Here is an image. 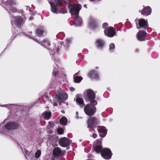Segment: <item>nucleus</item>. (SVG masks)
I'll return each instance as SVG.
<instances>
[{"instance_id": "obj_1", "label": "nucleus", "mask_w": 160, "mask_h": 160, "mask_svg": "<svg viewBox=\"0 0 160 160\" xmlns=\"http://www.w3.org/2000/svg\"><path fill=\"white\" fill-rule=\"evenodd\" d=\"M16 4L15 0H8L3 3V6H4L5 9L9 13H14V14L12 15L10 14L12 16L11 22L12 24H14L17 26H18L23 23L24 19L20 16H14L17 11L15 7Z\"/></svg>"}, {"instance_id": "obj_2", "label": "nucleus", "mask_w": 160, "mask_h": 160, "mask_svg": "<svg viewBox=\"0 0 160 160\" xmlns=\"http://www.w3.org/2000/svg\"><path fill=\"white\" fill-rule=\"evenodd\" d=\"M102 139L100 140H97L94 142L93 149L97 153L101 152L102 157L106 159H109L112 156L111 152L109 149L108 148H104L101 151Z\"/></svg>"}, {"instance_id": "obj_3", "label": "nucleus", "mask_w": 160, "mask_h": 160, "mask_svg": "<svg viewBox=\"0 0 160 160\" xmlns=\"http://www.w3.org/2000/svg\"><path fill=\"white\" fill-rule=\"evenodd\" d=\"M58 94L53 98V104L55 106L58 105V103H61L65 101L68 98L67 94L65 91L59 88L58 91Z\"/></svg>"}, {"instance_id": "obj_4", "label": "nucleus", "mask_w": 160, "mask_h": 160, "mask_svg": "<svg viewBox=\"0 0 160 160\" xmlns=\"http://www.w3.org/2000/svg\"><path fill=\"white\" fill-rule=\"evenodd\" d=\"M83 95L87 101L90 102L91 103L94 105H96L97 104V101L94 100L95 97V94L92 90L88 89L86 90L84 92Z\"/></svg>"}, {"instance_id": "obj_5", "label": "nucleus", "mask_w": 160, "mask_h": 160, "mask_svg": "<svg viewBox=\"0 0 160 160\" xmlns=\"http://www.w3.org/2000/svg\"><path fill=\"white\" fill-rule=\"evenodd\" d=\"M68 7L72 16L73 17L78 15L79 11L81 7L80 5H75L69 4L68 5Z\"/></svg>"}, {"instance_id": "obj_6", "label": "nucleus", "mask_w": 160, "mask_h": 160, "mask_svg": "<svg viewBox=\"0 0 160 160\" xmlns=\"http://www.w3.org/2000/svg\"><path fill=\"white\" fill-rule=\"evenodd\" d=\"M88 104L84 108L85 113L88 116H92L94 114L96 111L95 105Z\"/></svg>"}, {"instance_id": "obj_7", "label": "nucleus", "mask_w": 160, "mask_h": 160, "mask_svg": "<svg viewBox=\"0 0 160 160\" xmlns=\"http://www.w3.org/2000/svg\"><path fill=\"white\" fill-rule=\"evenodd\" d=\"M135 21L136 22L137 28L138 29H140L142 27L143 28L146 29L148 26V22L144 19H136Z\"/></svg>"}, {"instance_id": "obj_8", "label": "nucleus", "mask_w": 160, "mask_h": 160, "mask_svg": "<svg viewBox=\"0 0 160 160\" xmlns=\"http://www.w3.org/2000/svg\"><path fill=\"white\" fill-rule=\"evenodd\" d=\"M18 124L17 123L13 122L8 123L5 126V130L2 131V133L6 134L7 130H12L16 129L18 128Z\"/></svg>"}, {"instance_id": "obj_9", "label": "nucleus", "mask_w": 160, "mask_h": 160, "mask_svg": "<svg viewBox=\"0 0 160 160\" xmlns=\"http://www.w3.org/2000/svg\"><path fill=\"white\" fill-rule=\"evenodd\" d=\"M105 34L109 37H112L115 35L116 32L114 28L112 27H109L104 30Z\"/></svg>"}, {"instance_id": "obj_10", "label": "nucleus", "mask_w": 160, "mask_h": 160, "mask_svg": "<svg viewBox=\"0 0 160 160\" xmlns=\"http://www.w3.org/2000/svg\"><path fill=\"white\" fill-rule=\"evenodd\" d=\"M50 4L51 7V10L53 12L56 13H62L63 14L67 13V11L65 8L63 9H57L55 5L53 4L51 2Z\"/></svg>"}, {"instance_id": "obj_11", "label": "nucleus", "mask_w": 160, "mask_h": 160, "mask_svg": "<svg viewBox=\"0 0 160 160\" xmlns=\"http://www.w3.org/2000/svg\"><path fill=\"white\" fill-rule=\"evenodd\" d=\"M71 141L66 138H62L59 141V145L63 147H66L69 145Z\"/></svg>"}, {"instance_id": "obj_12", "label": "nucleus", "mask_w": 160, "mask_h": 160, "mask_svg": "<svg viewBox=\"0 0 160 160\" xmlns=\"http://www.w3.org/2000/svg\"><path fill=\"white\" fill-rule=\"evenodd\" d=\"M98 120L97 118L95 117H90L88 120L87 126L88 128L93 127L95 125L98 123Z\"/></svg>"}, {"instance_id": "obj_13", "label": "nucleus", "mask_w": 160, "mask_h": 160, "mask_svg": "<svg viewBox=\"0 0 160 160\" xmlns=\"http://www.w3.org/2000/svg\"><path fill=\"white\" fill-rule=\"evenodd\" d=\"M53 153L55 157H61L63 155V152L58 147L55 148L54 149Z\"/></svg>"}, {"instance_id": "obj_14", "label": "nucleus", "mask_w": 160, "mask_h": 160, "mask_svg": "<svg viewBox=\"0 0 160 160\" xmlns=\"http://www.w3.org/2000/svg\"><path fill=\"white\" fill-rule=\"evenodd\" d=\"M32 39L34 40L39 43H40L42 46L47 48V46H50L51 45L50 42L48 40L46 39L43 41H39L34 38H33Z\"/></svg>"}, {"instance_id": "obj_15", "label": "nucleus", "mask_w": 160, "mask_h": 160, "mask_svg": "<svg viewBox=\"0 0 160 160\" xmlns=\"http://www.w3.org/2000/svg\"><path fill=\"white\" fill-rule=\"evenodd\" d=\"M147 34V33L146 32L143 31H139L137 34L138 39L141 41L144 40Z\"/></svg>"}, {"instance_id": "obj_16", "label": "nucleus", "mask_w": 160, "mask_h": 160, "mask_svg": "<svg viewBox=\"0 0 160 160\" xmlns=\"http://www.w3.org/2000/svg\"><path fill=\"white\" fill-rule=\"evenodd\" d=\"M151 11L152 10L151 8L147 6L144 8L143 10H140L139 12H141L142 14L148 16L151 14Z\"/></svg>"}, {"instance_id": "obj_17", "label": "nucleus", "mask_w": 160, "mask_h": 160, "mask_svg": "<svg viewBox=\"0 0 160 160\" xmlns=\"http://www.w3.org/2000/svg\"><path fill=\"white\" fill-rule=\"evenodd\" d=\"M88 26L91 29H94L97 27L96 22L94 18H90Z\"/></svg>"}, {"instance_id": "obj_18", "label": "nucleus", "mask_w": 160, "mask_h": 160, "mask_svg": "<svg viewBox=\"0 0 160 160\" xmlns=\"http://www.w3.org/2000/svg\"><path fill=\"white\" fill-rule=\"evenodd\" d=\"M73 18L75 19L74 22V24L75 25L77 26H80L82 24V22L81 18L78 16V15L77 16H75Z\"/></svg>"}, {"instance_id": "obj_19", "label": "nucleus", "mask_w": 160, "mask_h": 160, "mask_svg": "<svg viewBox=\"0 0 160 160\" xmlns=\"http://www.w3.org/2000/svg\"><path fill=\"white\" fill-rule=\"evenodd\" d=\"M88 76L90 78L95 79H98V73L95 71H92L88 73Z\"/></svg>"}, {"instance_id": "obj_20", "label": "nucleus", "mask_w": 160, "mask_h": 160, "mask_svg": "<svg viewBox=\"0 0 160 160\" xmlns=\"http://www.w3.org/2000/svg\"><path fill=\"white\" fill-rule=\"evenodd\" d=\"M104 44V41L101 39H98L97 40L96 44L98 48H102Z\"/></svg>"}, {"instance_id": "obj_21", "label": "nucleus", "mask_w": 160, "mask_h": 160, "mask_svg": "<svg viewBox=\"0 0 160 160\" xmlns=\"http://www.w3.org/2000/svg\"><path fill=\"white\" fill-rule=\"evenodd\" d=\"M43 118L45 119H49L51 116V113L50 112H45L42 114Z\"/></svg>"}, {"instance_id": "obj_22", "label": "nucleus", "mask_w": 160, "mask_h": 160, "mask_svg": "<svg viewBox=\"0 0 160 160\" xmlns=\"http://www.w3.org/2000/svg\"><path fill=\"white\" fill-rule=\"evenodd\" d=\"M79 72L75 73L73 75V78L74 79V82H79L82 80V78L81 77H78L77 75L78 74Z\"/></svg>"}, {"instance_id": "obj_23", "label": "nucleus", "mask_w": 160, "mask_h": 160, "mask_svg": "<svg viewBox=\"0 0 160 160\" xmlns=\"http://www.w3.org/2000/svg\"><path fill=\"white\" fill-rule=\"evenodd\" d=\"M60 121L62 125L66 126L68 122V120L66 117H63L60 119Z\"/></svg>"}, {"instance_id": "obj_24", "label": "nucleus", "mask_w": 160, "mask_h": 160, "mask_svg": "<svg viewBox=\"0 0 160 160\" xmlns=\"http://www.w3.org/2000/svg\"><path fill=\"white\" fill-rule=\"evenodd\" d=\"M76 102L77 104L80 105V107H82L84 106V102L82 99L80 98H78L76 99Z\"/></svg>"}, {"instance_id": "obj_25", "label": "nucleus", "mask_w": 160, "mask_h": 160, "mask_svg": "<svg viewBox=\"0 0 160 160\" xmlns=\"http://www.w3.org/2000/svg\"><path fill=\"white\" fill-rule=\"evenodd\" d=\"M98 131L99 133H102L106 134L107 131L105 128L104 127H102L98 129Z\"/></svg>"}, {"instance_id": "obj_26", "label": "nucleus", "mask_w": 160, "mask_h": 160, "mask_svg": "<svg viewBox=\"0 0 160 160\" xmlns=\"http://www.w3.org/2000/svg\"><path fill=\"white\" fill-rule=\"evenodd\" d=\"M43 32V30L40 29H38L36 31V34L39 37L41 36L42 35Z\"/></svg>"}, {"instance_id": "obj_27", "label": "nucleus", "mask_w": 160, "mask_h": 160, "mask_svg": "<svg viewBox=\"0 0 160 160\" xmlns=\"http://www.w3.org/2000/svg\"><path fill=\"white\" fill-rule=\"evenodd\" d=\"M109 50L110 52H112L113 51L114 49L115 48V46L114 44L113 43H111L110 44Z\"/></svg>"}, {"instance_id": "obj_28", "label": "nucleus", "mask_w": 160, "mask_h": 160, "mask_svg": "<svg viewBox=\"0 0 160 160\" xmlns=\"http://www.w3.org/2000/svg\"><path fill=\"white\" fill-rule=\"evenodd\" d=\"M41 154V152L40 150H38L35 153V157L36 158H39Z\"/></svg>"}, {"instance_id": "obj_29", "label": "nucleus", "mask_w": 160, "mask_h": 160, "mask_svg": "<svg viewBox=\"0 0 160 160\" xmlns=\"http://www.w3.org/2000/svg\"><path fill=\"white\" fill-rule=\"evenodd\" d=\"M63 0H55V3L57 6H60L62 4Z\"/></svg>"}, {"instance_id": "obj_30", "label": "nucleus", "mask_w": 160, "mask_h": 160, "mask_svg": "<svg viewBox=\"0 0 160 160\" xmlns=\"http://www.w3.org/2000/svg\"><path fill=\"white\" fill-rule=\"evenodd\" d=\"M58 52V50L56 49H54L53 51H52L50 53V55L56 54H57Z\"/></svg>"}, {"instance_id": "obj_31", "label": "nucleus", "mask_w": 160, "mask_h": 160, "mask_svg": "<svg viewBox=\"0 0 160 160\" xmlns=\"http://www.w3.org/2000/svg\"><path fill=\"white\" fill-rule=\"evenodd\" d=\"M57 131L58 134H61L63 133V130L62 128H59L58 129Z\"/></svg>"}, {"instance_id": "obj_32", "label": "nucleus", "mask_w": 160, "mask_h": 160, "mask_svg": "<svg viewBox=\"0 0 160 160\" xmlns=\"http://www.w3.org/2000/svg\"><path fill=\"white\" fill-rule=\"evenodd\" d=\"M57 67V65H55V67ZM57 73V70H56V67L53 70V71L52 73V75L53 76H55Z\"/></svg>"}, {"instance_id": "obj_33", "label": "nucleus", "mask_w": 160, "mask_h": 160, "mask_svg": "<svg viewBox=\"0 0 160 160\" xmlns=\"http://www.w3.org/2000/svg\"><path fill=\"white\" fill-rule=\"evenodd\" d=\"M71 42V41L70 39H66L65 41L66 44H68L70 43Z\"/></svg>"}, {"instance_id": "obj_34", "label": "nucleus", "mask_w": 160, "mask_h": 160, "mask_svg": "<svg viewBox=\"0 0 160 160\" xmlns=\"http://www.w3.org/2000/svg\"><path fill=\"white\" fill-rule=\"evenodd\" d=\"M108 24L107 23L105 22L102 25V27L103 28H105L107 26H108Z\"/></svg>"}, {"instance_id": "obj_35", "label": "nucleus", "mask_w": 160, "mask_h": 160, "mask_svg": "<svg viewBox=\"0 0 160 160\" xmlns=\"http://www.w3.org/2000/svg\"><path fill=\"white\" fill-rule=\"evenodd\" d=\"M106 134H104V133H100V134H99V135L100 136V137H104L105 135H106Z\"/></svg>"}, {"instance_id": "obj_36", "label": "nucleus", "mask_w": 160, "mask_h": 160, "mask_svg": "<svg viewBox=\"0 0 160 160\" xmlns=\"http://www.w3.org/2000/svg\"><path fill=\"white\" fill-rule=\"evenodd\" d=\"M97 137V134L96 133H93L92 134V137L94 138H96Z\"/></svg>"}, {"instance_id": "obj_37", "label": "nucleus", "mask_w": 160, "mask_h": 160, "mask_svg": "<svg viewBox=\"0 0 160 160\" xmlns=\"http://www.w3.org/2000/svg\"><path fill=\"white\" fill-rule=\"evenodd\" d=\"M48 102H49L50 103V104H52V102L51 100H48L47 101V102H46L47 103Z\"/></svg>"}, {"instance_id": "obj_38", "label": "nucleus", "mask_w": 160, "mask_h": 160, "mask_svg": "<svg viewBox=\"0 0 160 160\" xmlns=\"http://www.w3.org/2000/svg\"><path fill=\"white\" fill-rule=\"evenodd\" d=\"M27 9L28 10L30 11V8L28 6H27Z\"/></svg>"}, {"instance_id": "obj_39", "label": "nucleus", "mask_w": 160, "mask_h": 160, "mask_svg": "<svg viewBox=\"0 0 160 160\" xmlns=\"http://www.w3.org/2000/svg\"><path fill=\"white\" fill-rule=\"evenodd\" d=\"M33 19V17H31L29 18V20H32Z\"/></svg>"}, {"instance_id": "obj_40", "label": "nucleus", "mask_w": 160, "mask_h": 160, "mask_svg": "<svg viewBox=\"0 0 160 160\" xmlns=\"http://www.w3.org/2000/svg\"><path fill=\"white\" fill-rule=\"evenodd\" d=\"M76 114L77 115V118H78V112H76Z\"/></svg>"}, {"instance_id": "obj_41", "label": "nucleus", "mask_w": 160, "mask_h": 160, "mask_svg": "<svg viewBox=\"0 0 160 160\" xmlns=\"http://www.w3.org/2000/svg\"><path fill=\"white\" fill-rule=\"evenodd\" d=\"M139 51V50L138 49H137L136 50V52H138Z\"/></svg>"}, {"instance_id": "obj_42", "label": "nucleus", "mask_w": 160, "mask_h": 160, "mask_svg": "<svg viewBox=\"0 0 160 160\" xmlns=\"http://www.w3.org/2000/svg\"><path fill=\"white\" fill-rule=\"evenodd\" d=\"M54 58V56H52V59H53V58Z\"/></svg>"}, {"instance_id": "obj_43", "label": "nucleus", "mask_w": 160, "mask_h": 160, "mask_svg": "<svg viewBox=\"0 0 160 160\" xmlns=\"http://www.w3.org/2000/svg\"><path fill=\"white\" fill-rule=\"evenodd\" d=\"M5 105H0V106H1V107H3L4 106H5Z\"/></svg>"}, {"instance_id": "obj_44", "label": "nucleus", "mask_w": 160, "mask_h": 160, "mask_svg": "<svg viewBox=\"0 0 160 160\" xmlns=\"http://www.w3.org/2000/svg\"><path fill=\"white\" fill-rule=\"evenodd\" d=\"M72 91H73L74 89V88H72Z\"/></svg>"}, {"instance_id": "obj_45", "label": "nucleus", "mask_w": 160, "mask_h": 160, "mask_svg": "<svg viewBox=\"0 0 160 160\" xmlns=\"http://www.w3.org/2000/svg\"><path fill=\"white\" fill-rule=\"evenodd\" d=\"M47 108H49V107L48 106H47Z\"/></svg>"}, {"instance_id": "obj_46", "label": "nucleus", "mask_w": 160, "mask_h": 160, "mask_svg": "<svg viewBox=\"0 0 160 160\" xmlns=\"http://www.w3.org/2000/svg\"><path fill=\"white\" fill-rule=\"evenodd\" d=\"M84 7H86V5H84Z\"/></svg>"}, {"instance_id": "obj_47", "label": "nucleus", "mask_w": 160, "mask_h": 160, "mask_svg": "<svg viewBox=\"0 0 160 160\" xmlns=\"http://www.w3.org/2000/svg\"><path fill=\"white\" fill-rule=\"evenodd\" d=\"M25 152H28V151H26L25 150Z\"/></svg>"}, {"instance_id": "obj_48", "label": "nucleus", "mask_w": 160, "mask_h": 160, "mask_svg": "<svg viewBox=\"0 0 160 160\" xmlns=\"http://www.w3.org/2000/svg\"><path fill=\"white\" fill-rule=\"evenodd\" d=\"M62 112L63 113H64V112H63V111H62Z\"/></svg>"}, {"instance_id": "obj_49", "label": "nucleus", "mask_w": 160, "mask_h": 160, "mask_svg": "<svg viewBox=\"0 0 160 160\" xmlns=\"http://www.w3.org/2000/svg\"><path fill=\"white\" fill-rule=\"evenodd\" d=\"M71 89H72V88H71Z\"/></svg>"}, {"instance_id": "obj_50", "label": "nucleus", "mask_w": 160, "mask_h": 160, "mask_svg": "<svg viewBox=\"0 0 160 160\" xmlns=\"http://www.w3.org/2000/svg\"><path fill=\"white\" fill-rule=\"evenodd\" d=\"M71 89H72V88H71Z\"/></svg>"}]
</instances>
